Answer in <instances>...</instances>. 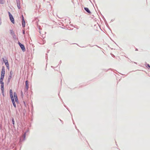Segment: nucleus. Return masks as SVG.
<instances>
[{"instance_id":"obj_5","label":"nucleus","mask_w":150,"mask_h":150,"mask_svg":"<svg viewBox=\"0 0 150 150\" xmlns=\"http://www.w3.org/2000/svg\"><path fill=\"white\" fill-rule=\"evenodd\" d=\"M4 61L5 63V65L8 68V69H9V64L8 62V60L7 59L4 60Z\"/></svg>"},{"instance_id":"obj_15","label":"nucleus","mask_w":150,"mask_h":150,"mask_svg":"<svg viewBox=\"0 0 150 150\" xmlns=\"http://www.w3.org/2000/svg\"><path fill=\"white\" fill-rule=\"evenodd\" d=\"M23 137H24V139H25V134L23 135Z\"/></svg>"},{"instance_id":"obj_17","label":"nucleus","mask_w":150,"mask_h":150,"mask_svg":"<svg viewBox=\"0 0 150 150\" xmlns=\"http://www.w3.org/2000/svg\"><path fill=\"white\" fill-rule=\"evenodd\" d=\"M150 68V66L149 64L147 65Z\"/></svg>"},{"instance_id":"obj_10","label":"nucleus","mask_w":150,"mask_h":150,"mask_svg":"<svg viewBox=\"0 0 150 150\" xmlns=\"http://www.w3.org/2000/svg\"><path fill=\"white\" fill-rule=\"evenodd\" d=\"M5 0H0V3L1 4H3Z\"/></svg>"},{"instance_id":"obj_11","label":"nucleus","mask_w":150,"mask_h":150,"mask_svg":"<svg viewBox=\"0 0 150 150\" xmlns=\"http://www.w3.org/2000/svg\"><path fill=\"white\" fill-rule=\"evenodd\" d=\"M10 74H11V75L9 76V77L8 78V79H11L12 78L11 76L12 75V73L11 71H10Z\"/></svg>"},{"instance_id":"obj_8","label":"nucleus","mask_w":150,"mask_h":150,"mask_svg":"<svg viewBox=\"0 0 150 150\" xmlns=\"http://www.w3.org/2000/svg\"><path fill=\"white\" fill-rule=\"evenodd\" d=\"M1 89L2 91V93L3 95L4 96V86H1Z\"/></svg>"},{"instance_id":"obj_7","label":"nucleus","mask_w":150,"mask_h":150,"mask_svg":"<svg viewBox=\"0 0 150 150\" xmlns=\"http://www.w3.org/2000/svg\"><path fill=\"white\" fill-rule=\"evenodd\" d=\"M22 16V18H23L22 25L23 27H25V20L24 19V18H23V15Z\"/></svg>"},{"instance_id":"obj_9","label":"nucleus","mask_w":150,"mask_h":150,"mask_svg":"<svg viewBox=\"0 0 150 150\" xmlns=\"http://www.w3.org/2000/svg\"><path fill=\"white\" fill-rule=\"evenodd\" d=\"M84 9L88 13H90L91 12L90 11L89 9L88 8L85 7L84 8Z\"/></svg>"},{"instance_id":"obj_12","label":"nucleus","mask_w":150,"mask_h":150,"mask_svg":"<svg viewBox=\"0 0 150 150\" xmlns=\"http://www.w3.org/2000/svg\"><path fill=\"white\" fill-rule=\"evenodd\" d=\"M0 83L1 84V86H4V83L3 82V81H0Z\"/></svg>"},{"instance_id":"obj_1","label":"nucleus","mask_w":150,"mask_h":150,"mask_svg":"<svg viewBox=\"0 0 150 150\" xmlns=\"http://www.w3.org/2000/svg\"><path fill=\"white\" fill-rule=\"evenodd\" d=\"M10 96L11 97V100H12L13 105V106H14L15 108L16 107V105L15 103V102L14 101V100H15V101L16 103H18V100L17 96V95L16 93L15 92H14V93L13 94H13L12 91L11 89L10 90Z\"/></svg>"},{"instance_id":"obj_4","label":"nucleus","mask_w":150,"mask_h":150,"mask_svg":"<svg viewBox=\"0 0 150 150\" xmlns=\"http://www.w3.org/2000/svg\"><path fill=\"white\" fill-rule=\"evenodd\" d=\"M5 74V70L4 67L3 66L2 67V70H1V75L4 76Z\"/></svg>"},{"instance_id":"obj_13","label":"nucleus","mask_w":150,"mask_h":150,"mask_svg":"<svg viewBox=\"0 0 150 150\" xmlns=\"http://www.w3.org/2000/svg\"><path fill=\"white\" fill-rule=\"evenodd\" d=\"M12 123L13 125H14V119H12Z\"/></svg>"},{"instance_id":"obj_6","label":"nucleus","mask_w":150,"mask_h":150,"mask_svg":"<svg viewBox=\"0 0 150 150\" xmlns=\"http://www.w3.org/2000/svg\"><path fill=\"white\" fill-rule=\"evenodd\" d=\"M25 89L27 90L29 88L28 86V81H25Z\"/></svg>"},{"instance_id":"obj_2","label":"nucleus","mask_w":150,"mask_h":150,"mask_svg":"<svg viewBox=\"0 0 150 150\" xmlns=\"http://www.w3.org/2000/svg\"><path fill=\"white\" fill-rule=\"evenodd\" d=\"M8 13L10 20L11 21V22H12V23L13 24L14 23V19L13 16L9 12H8Z\"/></svg>"},{"instance_id":"obj_14","label":"nucleus","mask_w":150,"mask_h":150,"mask_svg":"<svg viewBox=\"0 0 150 150\" xmlns=\"http://www.w3.org/2000/svg\"><path fill=\"white\" fill-rule=\"evenodd\" d=\"M4 76L1 75V79H3Z\"/></svg>"},{"instance_id":"obj_16","label":"nucleus","mask_w":150,"mask_h":150,"mask_svg":"<svg viewBox=\"0 0 150 150\" xmlns=\"http://www.w3.org/2000/svg\"><path fill=\"white\" fill-rule=\"evenodd\" d=\"M3 79L0 78V81H3Z\"/></svg>"},{"instance_id":"obj_3","label":"nucleus","mask_w":150,"mask_h":150,"mask_svg":"<svg viewBox=\"0 0 150 150\" xmlns=\"http://www.w3.org/2000/svg\"><path fill=\"white\" fill-rule=\"evenodd\" d=\"M18 44L22 50L23 51H25V49L24 45L22 44L20 42H19Z\"/></svg>"}]
</instances>
